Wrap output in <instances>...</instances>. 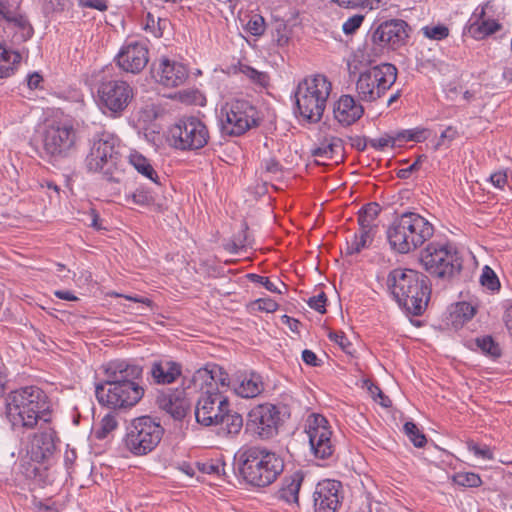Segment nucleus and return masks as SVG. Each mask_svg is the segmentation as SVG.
<instances>
[{
	"label": "nucleus",
	"mask_w": 512,
	"mask_h": 512,
	"mask_svg": "<svg viewBox=\"0 0 512 512\" xmlns=\"http://www.w3.org/2000/svg\"><path fill=\"white\" fill-rule=\"evenodd\" d=\"M5 405L6 417L14 431L25 432L50 421L48 398L39 387L26 386L10 392Z\"/></svg>",
	"instance_id": "nucleus-1"
},
{
	"label": "nucleus",
	"mask_w": 512,
	"mask_h": 512,
	"mask_svg": "<svg viewBox=\"0 0 512 512\" xmlns=\"http://www.w3.org/2000/svg\"><path fill=\"white\" fill-rule=\"evenodd\" d=\"M235 458L240 477L247 484L258 488L271 485L284 470L283 459L261 446H243Z\"/></svg>",
	"instance_id": "nucleus-2"
},
{
	"label": "nucleus",
	"mask_w": 512,
	"mask_h": 512,
	"mask_svg": "<svg viewBox=\"0 0 512 512\" xmlns=\"http://www.w3.org/2000/svg\"><path fill=\"white\" fill-rule=\"evenodd\" d=\"M387 286L407 313L419 316L426 310L431 289L423 274L412 269L397 268L388 274Z\"/></svg>",
	"instance_id": "nucleus-3"
},
{
	"label": "nucleus",
	"mask_w": 512,
	"mask_h": 512,
	"mask_svg": "<svg viewBox=\"0 0 512 512\" xmlns=\"http://www.w3.org/2000/svg\"><path fill=\"white\" fill-rule=\"evenodd\" d=\"M434 234V226L415 212H405L397 217L387 230L391 247L399 253H409L422 246Z\"/></svg>",
	"instance_id": "nucleus-4"
},
{
	"label": "nucleus",
	"mask_w": 512,
	"mask_h": 512,
	"mask_svg": "<svg viewBox=\"0 0 512 512\" xmlns=\"http://www.w3.org/2000/svg\"><path fill=\"white\" fill-rule=\"evenodd\" d=\"M331 89V82L321 74L307 77L300 82L295 94L300 116L309 122L320 121Z\"/></svg>",
	"instance_id": "nucleus-5"
},
{
	"label": "nucleus",
	"mask_w": 512,
	"mask_h": 512,
	"mask_svg": "<svg viewBox=\"0 0 512 512\" xmlns=\"http://www.w3.org/2000/svg\"><path fill=\"white\" fill-rule=\"evenodd\" d=\"M40 135L44 152L55 160L67 158L79 140L73 123L63 119L45 120Z\"/></svg>",
	"instance_id": "nucleus-6"
},
{
	"label": "nucleus",
	"mask_w": 512,
	"mask_h": 512,
	"mask_svg": "<svg viewBox=\"0 0 512 512\" xmlns=\"http://www.w3.org/2000/svg\"><path fill=\"white\" fill-rule=\"evenodd\" d=\"M119 139L109 133L102 132L98 134L90 148L85 159V165L88 171L102 173L110 181H120V173L117 170L119 160Z\"/></svg>",
	"instance_id": "nucleus-7"
},
{
	"label": "nucleus",
	"mask_w": 512,
	"mask_h": 512,
	"mask_svg": "<svg viewBox=\"0 0 512 512\" xmlns=\"http://www.w3.org/2000/svg\"><path fill=\"white\" fill-rule=\"evenodd\" d=\"M397 68L390 63L371 66L358 75L355 91L359 101L374 103L394 85Z\"/></svg>",
	"instance_id": "nucleus-8"
},
{
	"label": "nucleus",
	"mask_w": 512,
	"mask_h": 512,
	"mask_svg": "<svg viewBox=\"0 0 512 512\" xmlns=\"http://www.w3.org/2000/svg\"><path fill=\"white\" fill-rule=\"evenodd\" d=\"M164 434L161 424L150 416L134 419L128 427L125 447L135 456L152 452L160 443Z\"/></svg>",
	"instance_id": "nucleus-9"
},
{
	"label": "nucleus",
	"mask_w": 512,
	"mask_h": 512,
	"mask_svg": "<svg viewBox=\"0 0 512 512\" xmlns=\"http://www.w3.org/2000/svg\"><path fill=\"white\" fill-rule=\"evenodd\" d=\"M167 140L171 147L181 151L198 150L208 143L209 131L199 118L182 117L169 128Z\"/></svg>",
	"instance_id": "nucleus-10"
},
{
	"label": "nucleus",
	"mask_w": 512,
	"mask_h": 512,
	"mask_svg": "<svg viewBox=\"0 0 512 512\" xmlns=\"http://www.w3.org/2000/svg\"><path fill=\"white\" fill-rule=\"evenodd\" d=\"M258 122V111L249 101L235 100L221 109L220 127L223 135L240 136L257 126Z\"/></svg>",
	"instance_id": "nucleus-11"
},
{
	"label": "nucleus",
	"mask_w": 512,
	"mask_h": 512,
	"mask_svg": "<svg viewBox=\"0 0 512 512\" xmlns=\"http://www.w3.org/2000/svg\"><path fill=\"white\" fill-rule=\"evenodd\" d=\"M424 268L440 278L451 277L462 266L457 251L449 244L430 243L421 253Z\"/></svg>",
	"instance_id": "nucleus-12"
},
{
	"label": "nucleus",
	"mask_w": 512,
	"mask_h": 512,
	"mask_svg": "<svg viewBox=\"0 0 512 512\" xmlns=\"http://www.w3.org/2000/svg\"><path fill=\"white\" fill-rule=\"evenodd\" d=\"M98 104L111 117H119L134 98V89L126 81L109 79L102 81L97 90Z\"/></svg>",
	"instance_id": "nucleus-13"
},
{
	"label": "nucleus",
	"mask_w": 512,
	"mask_h": 512,
	"mask_svg": "<svg viewBox=\"0 0 512 512\" xmlns=\"http://www.w3.org/2000/svg\"><path fill=\"white\" fill-rule=\"evenodd\" d=\"M96 398L107 407L128 408L136 405L144 395L140 385L100 383L95 387Z\"/></svg>",
	"instance_id": "nucleus-14"
},
{
	"label": "nucleus",
	"mask_w": 512,
	"mask_h": 512,
	"mask_svg": "<svg viewBox=\"0 0 512 512\" xmlns=\"http://www.w3.org/2000/svg\"><path fill=\"white\" fill-rule=\"evenodd\" d=\"M227 407H230V403L228 397L222 391L217 389L205 390L196 404V421L206 427L216 426Z\"/></svg>",
	"instance_id": "nucleus-15"
},
{
	"label": "nucleus",
	"mask_w": 512,
	"mask_h": 512,
	"mask_svg": "<svg viewBox=\"0 0 512 512\" xmlns=\"http://www.w3.org/2000/svg\"><path fill=\"white\" fill-rule=\"evenodd\" d=\"M280 420L279 408L265 403L255 406L249 412L247 426L260 439L267 440L278 434Z\"/></svg>",
	"instance_id": "nucleus-16"
},
{
	"label": "nucleus",
	"mask_w": 512,
	"mask_h": 512,
	"mask_svg": "<svg viewBox=\"0 0 512 512\" xmlns=\"http://www.w3.org/2000/svg\"><path fill=\"white\" fill-rule=\"evenodd\" d=\"M306 433L309 438L311 451L316 458L324 460L333 455L335 445L332 441V431L324 416L313 414L308 419Z\"/></svg>",
	"instance_id": "nucleus-17"
},
{
	"label": "nucleus",
	"mask_w": 512,
	"mask_h": 512,
	"mask_svg": "<svg viewBox=\"0 0 512 512\" xmlns=\"http://www.w3.org/2000/svg\"><path fill=\"white\" fill-rule=\"evenodd\" d=\"M56 432L49 424H41L40 430L30 439L27 452L32 461L49 462L56 453Z\"/></svg>",
	"instance_id": "nucleus-18"
},
{
	"label": "nucleus",
	"mask_w": 512,
	"mask_h": 512,
	"mask_svg": "<svg viewBox=\"0 0 512 512\" xmlns=\"http://www.w3.org/2000/svg\"><path fill=\"white\" fill-rule=\"evenodd\" d=\"M116 60L122 70L139 73L149 61L148 48L142 41L127 42L119 51Z\"/></svg>",
	"instance_id": "nucleus-19"
},
{
	"label": "nucleus",
	"mask_w": 512,
	"mask_h": 512,
	"mask_svg": "<svg viewBox=\"0 0 512 512\" xmlns=\"http://www.w3.org/2000/svg\"><path fill=\"white\" fill-rule=\"evenodd\" d=\"M152 73L156 82L167 88L181 86L188 78L186 66L168 58H161Z\"/></svg>",
	"instance_id": "nucleus-20"
},
{
	"label": "nucleus",
	"mask_w": 512,
	"mask_h": 512,
	"mask_svg": "<svg viewBox=\"0 0 512 512\" xmlns=\"http://www.w3.org/2000/svg\"><path fill=\"white\" fill-rule=\"evenodd\" d=\"M341 483L336 480L319 482L314 492L315 512H336L341 503Z\"/></svg>",
	"instance_id": "nucleus-21"
},
{
	"label": "nucleus",
	"mask_w": 512,
	"mask_h": 512,
	"mask_svg": "<svg viewBox=\"0 0 512 512\" xmlns=\"http://www.w3.org/2000/svg\"><path fill=\"white\" fill-rule=\"evenodd\" d=\"M103 371L106 384L139 385L136 380L142 375V368L139 365L125 360L110 361L103 366Z\"/></svg>",
	"instance_id": "nucleus-22"
},
{
	"label": "nucleus",
	"mask_w": 512,
	"mask_h": 512,
	"mask_svg": "<svg viewBox=\"0 0 512 512\" xmlns=\"http://www.w3.org/2000/svg\"><path fill=\"white\" fill-rule=\"evenodd\" d=\"M191 382L196 389L203 391L220 390L219 387L227 388L231 383L228 373L216 364H208L196 370L192 375Z\"/></svg>",
	"instance_id": "nucleus-23"
},
{
	"label": "nucleus",
	"mask_w": 512,
	"mask_h": 512,
	"mask_svg": "<svg viewBox=\"0 0 512 512\" xmlns=\"http://www.w3.org/2000/svg\"><path fill=\"white\" fill-rule=\"evenodd\" d=\"M406 26L407 24L403 20L386 21L373 32V41L380 46H389L395 49L403 45L408 37Z\"/></svg>",
	"instance_id": "nucleus-24"
},
{
	"label": "nucleus",
	"mask_w": 512,
	"mask_h": 512,
	"mask_svg": "<svg viewBox=\"0 0 512 512\" xmlns=\"http://www.w3.org/2000/svg\"><path fill=\"white\" fill-rule=\"evenodd\" d=\"M490 6L491 3L489 1L478 6L470 18L469 32L474 39H484L502 28V25L498 21L487 17V10Z\"/></svg>",
	"instance_id": "nucleus-25"
},
{
	"label": "nucleus",
	"mask_w": 512,
	"mask_h": 512,
	"mask_svg": "<svg viewBox=\"0 0 512 512\" xmlns=\"http://www.w3.org/2000/svg\"><path fill=\"white\" fill-rule=\"evenodd\" d=\"M363 113V106L351 95H342L333 106L334 118L343 126L352 125Z\"/></svg>",
	"instance_id": "nucleus-26"
},
{
	"label": "nucleus",
	"mask_w": 512,
	"mask_h": 512,
	"mask_svg": "<svg viewBox=\"0 0 512 512\" xmlns=\"http://www.w3.org/2000/svg\"><path fill=\"white\" fill-rule=\"evenodd\" d=\"M232 386L234 392L242 398H255L265 388L262 376L256 372L240 375L233 381Z\"/></svg>",
	"instance_id": "nucleus-27"
},
{
	"label": "nucleus",
	"mask_w": 512,
	"mask_h": 512,
	"mask_svg": "<svg viewBox=\"0 0 512 512\" xmlns=\"http://www.w3.org/2000/svg\"><path fill=\"white\" fill-rule=\"evenodd\" d=\"M150 375L156 384H171L181 375V365L168 359L154 361Z\"/></svg>",
	"instance_id": "nucleus-28"
},
{
	"label": "nucleus",
	"mask_w": 512,
	"mask_h": 512,
	"mask_svg": "<svg viewBox=\"0 0 512 512\" xmlns=\"http://www.w3.org/2000/svg\"><path fill=\"white\" fill-rule=\"evenodd\" d=\"M157 403L161 409L165 410L175 419L185 417L189 409V403L182 396V393L163 394L158 397Z\"/></svg>",
	"instance_id": "nucleus-29"
},
{
	"label": "nucleus",
	"mask_w": 512,
	"mask_h": 512,
	"mask_svg": "<svg viewBox=\"0 0 512 512\" xmlns=\"http://www.w3.org/2000/svg\"><path fill=\"white\" fill-rule=\"evenodd\" d=\"M304 477V472L301 470L286 476L283 480L282 488L279 491L280 498L290 504L298 503L299 491Z\"/></svg>",
	"instance_id": "nucleus-30"
},
{
	"label": "nucleus",
	"mask_w": 512,
	"mask_h": 512,
	"mask_svg": "<svg viewBox=\"0 0 512 512\" xmlns=\"http://www.w3.org/2000/svg\"><path fill=\"white\" fill-rule=\"evenodd\" d=\"M343 151L342 140L335 136L325 137L311 154L316 158L333 159L340 156Z\"/></svg>",
	"instance_id": "nucleus-31"
},
{
	"label": "nucleus",
	"mask_w": 512,
	"mask_h": 512,
	"mask_svg": "<svg viewBox=\"0 0 512 512\" xmlns=\"http://www.w3.org/2000/svg\"><path fill=\"white\" fill-rule=\"evenodd\" d=\"M381 211L379 204L371 202L362 207L358 212V225L360 229L377 232V218Z\"/></svg>",
	"instance_id": "nucleus-32"
},
{
	"label": "nucleus",
	"mask_w": 512,
	"mask_h": 512,
	"mask_svg": "<svg viewBox=\"0 0 512 512\" xmlns=\"http://www.w3.org/2000/svg\"><path fill=\"white\" fill-rule=\"evenodd\" d=\"M21 59L19 52L0 45V78H7L14 74Z\"/></svg>",
	"instance_id": "nucleus-33"
},
{
	"label": "nucleus",
	"mask_w": 512,
	"mask_h": 512,
	"mask_svg": "<svg viewBox=\"0 0 512 512\" xmlns=\"http://www.w3.org/2000/svg\"><path fill=\"white\" fill-rule=\"evenodd\" d=\"M216 426H220V430L228 435H237L242 429L243 419L240 414L232 412L230 407H227Z\"/></svg>",
	"instance_id": "nucleus-34"
},
{
	"label": "nucleus",
	"mask_w": 512,
	"mask_h": 512,
	"mask_svg": "<svg viewBox=\"0 0 512 512\" xmlns=\"http://www.w3.org/2000/svg\"><path fill=\"white\" fill-rule=\"evenodd\" d=\"M13 30V42L20 44L30 39L34 33L33 27L24 16L18 14L12 22L9 23Z\"/></svg>",
	"instance_id": "nucleus-35"
},
{
	"label": "nucleus",
	"mask_w": 512,
	"mask_h": 512,
	"mask_svg": "<svg viewBox=\"0 0 512 512\" xmlns=\"http://www.w3.org/2000/svg\"><path fill=\"white\" fill-rule=\"evenodd\" d=\"M129 163L137 170L138 173L157 183L158 175L150 161L137 151H133L129 155Z\"/></svg>",
	"instance_id": "nucleus-36"
},
{
	"label": "nucleus",
	"mask_w": 512,
	"mask_h": 512,
	"mask_svg": "<svg viewBox=\"0 0 512 512\" xmlns=\"http://www.w3.org/2000/svg\"><path fill=\"white\" fill-rule=\"evenodd\" d=\"M375 234L376 232L359 228L358 232L354 234L352 240L347 242V252L349 254H357L363 249L369 247L373 242Z\"/></svg>",
	"instance_id": "nucleus-37"
},
{
	"label": "nucleus",
	"mask_w": 512,
	"mask_h": 512,
	"mask_svg": "<svg viewBox=\"0 0 512 512\" xmlns=\"http://www.w3.org/2000/svg\"><path fill=\"white\" fill-rule=\"evenodd\" d=\"M127 203H133L138 206L147 207L155 202L153 193L144 188H138L125 197Z\"/></svg>",
	"instance_id": "nucleus-38"
},
{
	"label": "nucleus",
	"mask_w": 512,
	"mask_h": 512,
	"mask_svg": "<svg viewBox=\"0 0 512 512\" xmlns=\"http://www.w3.org/2000/svg\"><path fill=\"white\" fill-rule=\"evenodd\" d=\"M475 307L472 306L470 303L467 302H460L458 303L453 312L451 313V316L453 317V323L454 324H463L466 321H469L473 318L475 315Z\"/></svg>",
	"instance_id": "nucleus-39"
},
{
	"label": "nucleus",
	"mask_w": 512,
	"mask_h": 512,
	"mask_svg": "<svg viewBox=\"0 0 512 512\" xmlns=\"http://www.w3.org/2000/svg\"><path fill=\"white\" fill-rule=\"evenodd\" d=\"M118 426L116 416L114 413L106 414L100 421L99 428L95 430V436L97 439L106 438L109 433L115 430Z\"/></svg>",
	"instance_id": "nucleus-40"
},
{
	"label": "nucleus",
	"mask_w": 512,
	"mask_h": 512,
	"mask_svg": "<svg viewBox=\"0 0 512 512\" xmlns=\"http://www.w3.org/2000/svg\"><path fill=\"white\" fill-rule=\"evenodd\" d=\"M476 346L486 355L497 358L501 354L499 345L491 336L479 337L475 340Z\"/></svg>",
	"instance_id": "nucleus-41"
},
{
	"label": "nucleus",
	"mask_w": 512,
	"mask_h": 512,
	"mask_svg": "<svg viewBox=\"0 0 512 512\" xmlns=\"http://www.w3.org/2000/svg\"><path fill=\"white\" fill-rule=\"evenodd\" d=\"M397 142L403 143L408 141L421 142L426 139V129L416 127L412 129L402 130L396 132Z\"/></svg>",
	"instance_id": "nucleus-42"
},
{
	"label": "nucleus",
	"mask_w": 512,
	"mask_h": 512,
	"mask_svg": "<svg viewBox=\"0 0 512 512\" xmlns=\"http://www.w3.org/2000/svg\"><path fill=\"white\" fill-rule=\"evenodd\" d=\"M453 482L463 487H479L482 484L480 476L474 472H458L453 476Z\"/></svg>",
	"instance_id": "nucleus-43"
},
{
	"label": "nucleus",
	"mask_w": 512,
	"mask_h": 512,
	"mask_svg": "<svg viewBox=\"0 0 512 512\" xmlns=\"http://www.w3.org/2000/svg\"><path fill=\"white\" fill-rule=\"evenodd\" d=\"M239 71L255 84L262 87L268 84V75L265 72L258 71L245 64H240Z\"/></svg>",
	"instance_id": "nucleus-44"
},
{
	"label": "nucleus",
	"mask_w": 512,
	"mask_h": 512,
	"mask_svg": "<svg viewBox=\"0 0 512 512\" xmlns=\"http://www.w3.org/2000/svg\"><path fill=\"white\" fill-rule=\"evenodd\" d=\"M404 432L407 435V437L410 439V441L416 446V447H423L426 443V437L425 435L419 430V428L416 426L413 422H406L404 424Z\"/></svg>",
	"instance_id": "nucleus-45"
},
{
	"label": "nucleus",
	"mask_w": 512,
	"mask_h": 512,
	"mask_svg": "<svg viewBox=\"0 0 512 512\" xmlns=\"http://www.w3.org/2000/svg\"><path fill=\"white\" fill-rule=\"evenodd\" d=\"M396 133H386L377 138L368 139V144L375 150H384L387 147H394L397 144Z\"/></svg>",
	"instance_id": "nucleus-46"
},
{
	"label": "nucleus",
	"mask_w": 512,
	"mask_h": 512,
	"mask_svg": "<svg viewBox=\"0 0 512 512\" xmlns=\"http://www.w3.org/2000/svg\"><path fill=\"white\" fill-rule=\"evenodd\" d=\"M482 286L494 291L500 288V282L495 272L489 267L484 266L480 277Z\"/></svg>",
	"instance_id": "nucleus-47"
},
{
	"label": "nucleus",
	"mask_w": 512,
	"mask_h": 512,
	"mask_svg": "<svg viewBox=\"0 0 512 512\" xmlns=\"http://www.w3.org/2000/svg\"><path fill=\"white\" fill-rule=\"evenodd\" d=\"M425 37L432 40H442L448 37L449 29L445 25L424 26L421 29Z\"/></svg>",
	"instance_id": "nucleus-48"
},
{
	"label": "nucleus",
	"mask_w": 512,
	"mask_h": 512,
	"mask_svg": "<svg viewBox=\"0 0 512 512\" xmlns=\"http://www.w3.org/2000/svg\"><path fill=\"white\" fill-rule=\"evenodd\" d=\"M467 449L472 452L477 458L483 459V460H492L493 459V453L489 446L487 445H479L475 443L474 441H468L467 442Z\"/></svg>",
	"instance_id": "nucleus-49"
},
{
	"label": "nucleus",
	"mask_w": 512,
	"mask_h": 512,
	"mask_svg": "<svg viewBox=\"0 0 512 512\" xmlns=\"http://www.w3.org/2000/svg\"><path fill=\"white\" fill-rule=\"evenodd\" d=\"M247 31L253 36H261L265 32V20L261 15H253L247 23Z\"/></svg>",
	"instance_id": "nucleus-50"
},
{
	"label": "nucleus",
	"mask_w": 512,
	"mask_h": 512,
	"mask_svg": "<svg viewBox=\"0 0 512 512\" xmlns=\"http://www.w3.org/2000/svg\"><path fill=\"white\" fill-rule=\"evenodd\" d=\"M224 466L220 461H207L199 464V469L205 474L220 475L224 471Z\"/></svg>",
	"instance_id": "nucleus-51"
},
{
	"label": "nucleus",
	"mask_w": 512,
	"mask_h": 512,
	"mask_svg": "<svg viewBox=\"0 0 512 512\" xmlns=\"http://www.w3.org/2000/svg\"><path fill=\"white\" fill-rule=\"evenodd\" d=\"M364 16L360 14L353 15L348 18L342 25L343 32L345 34L354 33L363 23Z\"/></svg>",
	"instance_id": "nucleus-52"
},
{
	"label": "nucleus",
	"mask_w": 512,
	"mask_h": 512,
	"mask_svg": "<svg viewBox=\"0 0 512 512\" xmlns=\"http://www.w3.org/2000/svg\"><path fill=\"white\" fill-rule=\"evenodd\" d=\"M18 15L15 7L7 0H0V18L6 20L8 23Z\"/></svg>",
	"instance_id": "nucleus-53"
},
{
	"label": "nucleus",
	"mask_w": 512,
	"mask_h": 512,
	"mask_svg": "<svg viewBox=\"0 0 512 512\" xmlns=\"http://www.w3.org/2000/svg\"><path fill=\"white\" fill-rule=\"evenodd\" d=\"M276 34L274 35V39L278 46H286L289 42L288 29L286 24L280 22L276 25L275 28Z\"/></svg>",
	"instance_id": "nucleus-54"
},
{
	"label": "nucleus",
	"mask_w": 512,
	"mask_h": 512,
	"mask_svg": "<svg viewBox=\"0 0 512 512\" xmlns=\"http://www.w3.org/2000/svg\"><path fill=\"white\" fill-rule=\"evenodd\" d=\"M326 295L325 293H320L318 294L317 296H313L311 298H309L308 300V305L316 310L317 312L323 314L326 312Z\"/></svg>",
	"instance_id": "nucleus-55"
},
{
	"label": "nucleus",
	"mask_w": 512,
	"mask_h": 512,
	"mask_svg": "<svg viewBox=\"0 0 512 512\" xmlns=\"http://www.w3.org/2000/svg\"><path fill=\"white\" fill-rule=\"evenodd\" d=\"M329 339L338 344L343 351L350 353L351 343L343 332H329Z\"/></svg>",
	"instance_id": "nucleus-56"
},
{
	"label": "nucleus",
	"mask_w": 512,
	"mask_h": 512,
	"mask_svg": "<svg viewBox=\"0 0 512 512\" xmlns=\"http://www.w3.org/2000/svg\"><path fill=\"white\" fill-rule=\"evenodd\" d=\"M78 5L82 8L106 11L108 9L107 0H78Z\"/></svg>",
	"instance_id": "nucleus-57"
},
{
	"label": "nucleus",
	"mask_w": 512,
	"mask_h": 512,
	"mask_svg": "<svg viewBox=\"0 0 512 512\" xmlns=\"http://www.w3.org/2000/svg\"><path fill=\"white\" fill-rule=\"evenodd\" d=\"M248 278L257 284L264 286L270 292H279L276 285L268 278L257 274H249Z\"/></svg>",
	"instance_id": "nucleus-58"
},
{
	"label": "nucleus",
	"mask_w": 512,
	"mask_h": 512,
	"mask_svg": "<svg viewBox=\"0 0 512 512\" xmlns=\"http://www.w3.org/2000/svg\"><path fill=\"white\" fill-rule=\"evenodd\" d=\"M262 168L264 171L271 175H277L281 172L280 163L274 158L265 159L262 162Z\"/></svg>",
	"instance_id": "nucleus-59"
},
{
	"label": "nucleus",
	"mask_w": 512,
	"mask_h": 512,
	"mask_svg": "<svg viewBox=\"0 0 512 512\" xmlns=\"http://www.w3.org/2000/svg\"><path fill=\"white\" fill-rule=\"evenodd\" d=\"M490 181L495 187L502 189L507 182V175L503 172L494 173L490 176Z\"/></svg>",
	"instance_id": "nucleus-60"
},
{
	"label": "nucleus",
	"mask_w": 512,
	"mask_h": 512,
	"mask_svg": "<svg viewBox=\"0 0 512 512\" xmlns=\"http://www.w3.org/2000/svg\"><path fill=\"white\" fill-rule=\"evenodd\" d=\"M302 360L307 364V365H310V366H318V358L316 356V354L311 351V350H304L302 352Z\"/></svg>",
	"instance_id": "nucleus-61"
},
{
	"label": "nucleus",
	"mask_w": 512,
	"mask_h": 512,
	"mask_svg": "<svg viewBox=\"0 0 512 512\" xmlns=\"http://www.w3.org/2000/svg\"><path fill=\"white\" fill-rule=\"evenodd\" d=\"M77 458L75 449H66L64 454V463L67 469L72 468Z\"/></svg>",
	"instance_id": "nucleus-62"
},
{
	"label": "nucleus",
	"mask_w": 512,
	"mask_h": 512,
	"mask_svg": "<svg viewBox=\"0 0 512 512\" xmlns=\"http://www.w3.org/2000/svg\"><path fill=\"white\" fill-rule=\"evenodd\" d=\"M506 328L512 337V304H509L504 312L503 316Z\"/></svg>",
	"instance_id": "nucleus-63"
},
{
	"label": "nucleus",
	"mask_w": 512,
	"mask_h": 512,
	"mask_svg": "<svg viewBox=\"0 0 512 512\" xmlns=\"http://www.w3.org/2000/svg\"><path fill=\"white\" fill-rule=\"evenodd\" d=\"M89 219H90L89 226L93 227L96 230L103 229V227L100 223L99 214L94 209H91V211L89 213Z\"/></svg>",
	"instance_id": "nucleus-64"
}]
</instances>
